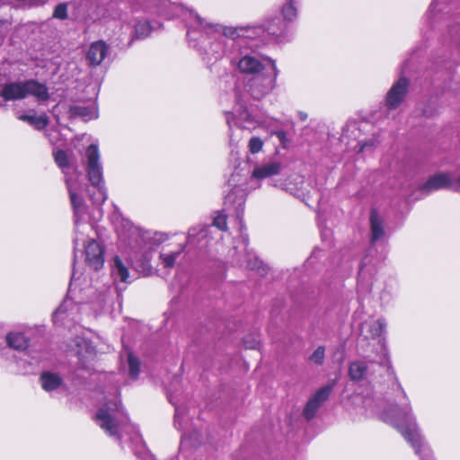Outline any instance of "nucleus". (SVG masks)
<instances>
[{
	"label": "nucleus",
	"instance_id": "nucleus-1",
	"mask_svg": "<svg viewBox=\"0 0 460 460\" xmlns=\"http://www.w3.org/2000/svg\"><path fill=\"white\" fill-rule=\"evenodd\" d=\"M134 12L143 11L150 14L162 15L170 20L181 19L187 27L190 45L209 59H219L233 54L235 48L243 49L248 40H263L265 29L259 26H224L208 22L192 9L170 0H127Z\"/></svg>",
	"mask_w": 460,
	"mask_h": 460
},
{
	"label": "nucleus",
	"instance_id": "nucleus-2",
	"mask_svg": "<svg viewBox=\"0 0 460 460\" xmlns=\"http://www.w3.org/2000/svg\"><path fill=\"white\" fill-rule=\"evenodd\" d=\"M395 383L402 400L400 401V405L394 404L384 411L382 413L383 420L401 432L420 460H436L430 446L417 426L411 402L405 391L397 379H395Z\"/></svg>",
	"mask_w": 460,
	"mask_h": 460
},
{
	"label": "nucleus",
	"instance_id": "nucleus-3",
	"mask_svg": "<svg viewBox=\"0 0 460 460\" xmlns=\"http://www.w3.org/2000/svg\"><path fill=\"white\" fill-rule=\"evenodd\" d=\"M96 424L107 434L121 442L123 434L134 431L135 439L141 437L136 428L129 423V419L118 396V390L112 398H106L105 402L98 409L95 414Z\"/></svg>",
	"mask_w": 460,
	"mask_h": 460
},
{
	"label": "nucleus",
	"instance_id": "nucleus-4",
	"mask_svg": "<svg viewBox=\"0 0 460 460\" xmlns=\"http://www.w3.org/2000/svg\"><path fill=\"white\" fill-rule=\"evenodd\" d=\"M127 230L119 232V238L128 243L131 252L132 259L143 270L150 269L152 252L155 246L165 240L164 234H153L150 231H144L127 222Z\"/></svg>",
	"mask_w": 460,
	"mask_h": 460
},
{
	"label": "nucleus",
	"instance_id": "nucleus-5",
	"mask_svg": "<svg viewBox=\"0 0 460 460\" xmlns=\"http://www.w3.org/2000/svg\"><path fill=\"white\" fill-rule=\"evenodd\" d=\"M86 206L84 205V217L80 218L78 221V226L76 224L75 216L74 215V223H75V238H74V263H73V272L71 277V282L68 288V293H72V287L75 285L76 281V270H75V262L77 259V248L80 243H82L84 247V256L85 262L93 270H99L103 266L104 263V248L103 246L94 239L85 240L84 233L87 230L91 229L92 226L86 223Z\"/></svg>",
	"mask_w": 460,
	"mask_h": 460
},
{
	"label": "nucleus",
	"instance_id": "nucleus-6",
	"mask_svg": "<svg viewBox=\"0 0 460 460\" xmlns=\"http://www.w3.org/2000/svg\"><path fill=\"white\" fill-rule=\"evenodd\" d=\"M54 160L65 175V182L69 193L71 205L75 216L76 224L84 217V201L81 193L84 189L83 183L79 181L82 174L78 172L77 166L70 163L67 154L64 150L54 152Z\"/></svg>",
	"mask_w": 460,
	"mask_h": 460
},
{
	"label": "nucleus",
	"instance_id": "nucleus-7",
	"mask_svg": "<svg viewBox=\"0 0 460 460\" xmlns=\"http://www.w3.org/2000/svg\"><path fill=\"white\" fill-rule=\"evenodd\" d=\"M371 226V246L367 250V254L362 259L358 277V292L360 295H367L371 292L373 286V251L374 244L385 238V227L378 213L372 209L370 213Z\"/></svg>",
	"mask_w": 460,
	"mask_h": 460
},
{
	"label": "nucleus",
	"instance_id": "nucleus-8",
	"mask_svg": "<svg viewBox=\"0 0 460 460\" xmlns=\"http://www.w3.org/2000/svg\"><path fill=\"white\" fill-rule=\"evenodd\" d=\"M86 172L92 190H89L90 197L93 204L100 206L105 202L108 198L105 188L102 165L101 164V155L98 146L91 144L85 151Z\"/></svg>",
	"mask_w": 460,
	"mask_h": 460
},
{
	"label": "nucleus",
	"instance_id": "nucleus-9",
	"mask_svg": "<svg viewBox=\"0 0 460 460\" xmlns=\"http://www.w3.org/2000/svg\"><path fill=\"white\" fill-rule=\"evenodd\" d=\"M231 63L234 66L236 71L243 76L245 81L248 78L270 70L272 63H276V61L253 50L239 49V56L231 58Z\"/></svg>",
	"mask_w": 460,
	"mask_h": 460
},
{
	"label": "nucleus",
	"instance_id": "nucleus-10",
	"mask_svg": "<svg viewBox=\"0 0 460 460\" xmlns=\"http://www.w3.org/2000/svg\"><path fill=\"white\" fill-rule=\"evenodd\" d=\"M29 95L36 97L40 102L49 98L47 86L35 80L5 84L1 90V96L4 101L22 100Z\"/></svg>",
	"mask_w": 460,
	"mask_h": 460
},
{
	"label": "nucleus",
	"instance_id": "nucleus-11",
	"mask_svg": "<svg viewBox=\"0 0 460 460\" xmlns=\"http://www.w3.org/2000/svg\"><path fill=\"white\" fill-rule=\"evenodd\" d=\"M279 75L277 64L272 63L270 70L246 79L244 88L254 100H261L276 88Z\"/></svg>",
	"mask_w": 460,
	"mask_h": 460
},
{
	"label": "nucleus",
	"instance_id": "nucleus-12",
	"mask_svg": "<svg viewBox=\"0 0 460 460\" xmlns=\"http://www.w3.org/2000/svg\"><path fill=\"white\" fill-rule=\"evenodd\" d=\"M226 120L230 130V141L233 142V132L232 128L234 126L243 129H252L258 126L267 127V121L261 120L253 116L246 108V106L238 102L234 108L233 111L226 112Z\"/></svg>",
	"mask_w": 460,
	"mask_h": 460
},
{
	"label": "nucleus",
	"instance_id": "nucleus-13",
	"mask_svg": "<svg viewBox=\"0 0 460 460\" xmlns=\"http://www.w3.org/2000/svg\"><path fill=\"white\" fill-rule=\"evenodd\" d=\"M385 370L387 374L394 377V371L392 363L387 357L384 356L383 363H376L374 361L357 360L350 363L349 367V375L354 381L372 378L376 372Z\"/></svg>",
	"mask_w": 460,
	"mask_h": 460
},
{
	"label": "nucleus",
	"instance_id": "nucleus-14",
	"mask_svg": "<svg viewBox=\"0 0 460 460\" xmlns=\"http://www.w3.org/2000/svg\"><path fill=\"white\" fill-rule=\"evenodd\" d=\"M304 177L300 175H292L287 180H270V185L279 188L294 197L306 202L308 199V191L305 186Z\"/></svg>",
	"mask_w": 460,
	"mask_h": 460
},
{
	"label": "nucleus",
	"instance_id": "nucleus-15",
	"mask_svg": "<svg viewBox=\"0 0 460 460\" xmlns=\"http://www.w3.org/2000/svg\"><path fill=\"white\" fill-rule=\"evenodd\" d=\"M443 188L460 191V174L438 173L430 177L423 184L421 190L426 192H430Z\"/></svg>",
	"mask_w": 460,
	"mask_h": 460
},
{
	"label": "nucleus",
	"instance_id": "nucleus-16",
	"mask_svg": "<svg viewBox=\"0 0 460 460\" xmlns=\"http://www.w3.org/2000/svg\"><path fill=\"white\" fill-rule=\"evenodd\" d=\"M410 81L401 76L389 89L385 97V107L392 111L397 109L404 101L409 91Z\"/></svg>",
	"mask_w": 460,
	"mask_h": 460
},
{
	"label": "nucleus",
	"instance_id": "nucleus-17",
	"mask_svg": "<svg viewBox=\"0 0 460 460\" xmlns=\"http://www.w3.org/2000/svg\"><path fill=\"white\" fill-rule=\"evenodd\" d=\"M74 343L79 367L84 369H90L96 356L95 347L89 340L79 336L75 337Z\"/></svg>",
	"mask_w": 460,
	"mask_h": 460
},
{
	"label": "nucleus",
	"instance_id": "nucleus-18",
	"mask_svg": "<svg viewBox=\"0 0 460 460\" xmlns=\"http://www.w3.org/2000/svg\"><path fill=\"white\" fill-rule=\"evenodd\" d=\"M246 193L244 190L236 186L233 188L225 197V208L228 211H232L234 216L241 219L245 204Z\"/></svg>",
	"mask_w": 460,
	"mask_h": 460
},
{
	"label": "nucleus",
	"instance_id": "nucleus-19",
	"mask_svg": "<svg viewBox=\"0 0 460 460\" xmlns=\"http://www.w3.org/2000/svg\"><path fill=\"white\" fill-rule=\"evenodd\" d=\"M40 383L47 393L66 391L67 387L61 376L51 371H44L40 376Z\"/></svg>",
	"mask_w": 460,
	"mask_h": 460
},
{
	"label": "nucleus",
	"instance_id": "nucleus-20",
	"mask_svg": "<svg viewBox=\"0 0 460 460\" xmlns=\"http://www.w3.org/2000/svg\"><path fill=\"white\" fill-rule=\"evenodd\" d=\"M110 46L103 40L93 42L86 53V60L91 66H97L107 58Z\"/></svg>",
	"mask_w": 460,
	"mask_h": 460
},
{
	"label": "nucleus",
	"instance_id": "nucleus-21",
	"mask_svg": "<svg viewBox=\"0 0 460 460\" xmlns=\"http://www.w3.org/2000/svg\"><path fill=\"white\" fill-rule=\"evenodd\" d=\"M77 305L71 299L66 298L53 313V322L56 324H65L66 320L75 321V311H77Z\"/></svg>",
	"mask_w": 460,
	"mask_h": 460
},
{
	"label": "nucleus",
	"instance_id": "nucleus-22",
	"mask_svg": "<svg viewBox=\"0 0 460 460\" xmlns=\"http://www.w3.org/2000/svg\"><path fill=\"white\" fill-rule=\"evenodd\" d=\"M282 164L278 161H270L254 168L252 180H262L279 174L282 170Z\"/></svg>",
	"mask_w": 460,
	"mask_h": 460
},
{
	"label": "nucleus",
	"instance_id": "nucleus-23",
	"mask_svg": "<svg viewBox=\"0 0 460 460\" xmlns=\"http://www.w3.org/2000/svg\"><path fill=\"white\" fill-rule=\"evenodd\" d=\"M111 274L116 284V289L120 292L122 288L118 286V283H127L129 278V272L128 267L119 256H115L112 261Z\"/></svg>",
	"mask_w": 460,
	"mask_h": 460
},
{
	"label": "nucleus",
	"instance_id": "nucleus-24",
	"mask_svg": "<svg viewBox=\"0 0 460 460\" xmlns=\"http://www.w3.org/2000/svg\"><path fill=\"white\" fill-rule=\"evenodd\" d=\"M69 114L74 118H81L88 121L98 117V111L94 104L92 105H72L69 108Z\"/></svg>",
	"mask_w": 460,
	"mask_h": 460
},
{
	"label": "nucleus",
	"instance_id": "nucleus-25",
	"mask_svg": "<svg viewBox=\"0 0 460 460\" xmlns=\"http://www.w3.org/2000/svg\"><path fill=\"white\" fill-rule=\"evenodd\" d=\"M243 243L245 250V266L246 268L256 270L261 275L266 274L268 271V268L266 265L263 264V262L258 259L255 255H253L252 252L247 251V245H248V238L247 236L243 235L242 234Z\"/></svg>",
	"mask_w": 460,
	"mask_h": 460
},
{
	"label": "nucleus",
	"instance_id": "nucleus-26",
	"mask_svg": "<svg viewBox=\"0 0 460 460\" xmlns=\"http://www.w3.org/2000/svg\"><path fill=\"white\" fill-rule=\"evenodd\" d=\"M262 27L265 29V33H268L276 39H279L286 33L288 22L279 17H274L262 25Z\"/></svg>",
	"mask_w": 460,
	"mask_h": 460
},
{
	"label": "nucleus",
	"instance_id": "nucleus-27",
	"mask_svg": "<svg viewBox=\"0 0 460 460\" xmlns=\"http://www.w3.org/2000/svg\"><path fill=\"white\" fill-rule=\"evenodd\" d=\"M386 328V323L384 319L366 321L361 325L362 333H367L370 337H380Z\"/></svg>",
	"mask_w": 460,
	"mask_h": 460
},
{
	"label": "nucleus",
	"instance_id": "nucleus-28",
	"mask_svg": "<svg viewBox=\"0 0 460 460\" xmlns=\"http://www.w3.org/2000/svg\"><path fill=\"white\" fill-rule=\"evenodd\" d=\"M19 119L27 122L29 125L32 126L35 129L38 130L43 129L49 124V118L45 113L36 115L34 111H32L31 114H22L19 116Z\"/></svg>",
	"mask_w": 460,
	"mask_h": 460
},
{
	"label": "nucleus",
	"instance_id": "nucleus-29",
	"mask_svg": "<svg viewBox=\"0 0 460 460\" xmlns=\"http://www.w3.org/2000/svg\"><path fill=\"white\" fill-rule=\"evenodd\" d=\"M300 3L301 0H286L281 7L282 20L286 22L295 21L297 17V8Z\"/></svg>",
	"mask_w": 460,
	"mask_h": 460
},
{
	"label": "nucleus",
	"instance_id": "nucleus-30",
	"mask_svg": "<svg viewBox=\"0 0 460 460\" xmlns=\"http://www.w3.org/2000/svg\"><path fill=\"white\" fill-rule=\"evenodd\" d=\"M354 402L362 404V408L369 414L378 412L379 401H376L374 396L358 394L354 397Z\"/></svg>",
	"mask_w": 460,
	"mask_h": 460
},
{
	"label": "nucleus",
	"instance_id": "nucleus-31",
	"mask_svg": "<svg viewBox=\"0 0 460 460\" xmlns=\"http://www.w3.org/2000/svg\"><path fill=\"white\" fill-rule=\"evenodd\" d=\"M210 228L211 226H209L191 227L188 232L187 242L189 243H199L203 239L208 237Z\"/></svg>",
	"mask_w": 460,
	"mask_h": 460
},
{
	"label": "nucleus",
	"instance_id": "nucleus-32",
	"mask_svg": "<svg viewBox=\"0 0 460 460\" xmlns=\"http://www.w3.org/2000/svg\"><path fill=\"white\" fill-rule=\"evenodd\" d=\"M334 387V383L328 384L319 388L310 398L320 408L329 398Z\"/></svg>",
	"mask_w": 460,
	"mask_h": 460
},
{
	"label": "nucleus",
	"instance_id": "nucleus-33",
	"mask_svg": "<svg viewBox=\"0 0 460 460\" xmlns=\"http://www.w3.org/2000/svg\"><path fill=\"white\" fill-rule=\"evenodd\" d=\"M334 387V383L328 384L319 388L310 398L320 408L329 398Z\"/></svg>",
	"mask_w": 460,
	"mask_h": 460
},
{
	"label": "nucleus",
	"instance_id": "nucleus-34",
	"mask_svg": "<svg viewBox=\"0 0 460 460\" xmlns=\"http://www.w3.org/2000/svg\"><path fill=\"white\" fill-rule=\"evenodd\" d=\"M154 30V27L149 23V22H137L135 24V35L137 39H146L148 37L152 31Z\"/></svg>",
	"mask_w": 460,
	"mask_h": 460
},
{
	"label": "nucleus",
	"instance_id": "nucleus-35",
	"mask_svg": "<svg viewBox=\"0 0 460 460\" xmlns=\"http://www.w3.org/2000/svg\"><path fill=\"white\" fill-rule=\"evenodd\" d=\"M128 364V374L132 379H137L140 372V361L131 352L127 353Z\"/></svg>",
	"mask_w": 460,
	"mask_h": 460
},
{
	"label": "nucleus",
	"instance_id": "nucleus-36",
	"mask_svg": "<svg viewBox=\"0 0 460 460\" xmlns=\"http://www.w3.org/2000/svg\"><path fill=\"white\" fill-rule=\"evenodd\" d=\"M183 249H184V246H181V249H179L176 252H172L169 253H161L160 259L162 261L163 266L167 269L172 268L175 264L176 259L182 252Z\"/></svg>",
	"mask_w": 460,
	"mask_h": 460
},
{
	"label": "nucleus",
	"instance_id": "nucleus-37",
	"mask_svg": "<svg viewBox=\"0 0 460 460\" xmlns=\"http://www.w3.org/2000/svg\"><path fill=\"white\" fill-rule=\"evenodd\" d=\"M325 358V348L323 346H319L315 349V350L309 356V362L316 365L322 366L324 363Z\"/></svg>",
	"mask_w": 460,
	"mask_h": 460
},
{
	"label": "nucleus",
	"instance_id": "nucleus-38",
	"mask_svg": "<svg viewBox=\"0 0 460 460\" xmlns=\"http://www.w3.org/2000/svg\"><path fill=\"white\" fill-rule=\"evenodd\" d=\"M68 4L67 3H59L54 8L52 18L58 20H66L68 18Z\"/></svg>",
	"mask_w": 460,
	"mask_h": 460
},
{
	"label": "nucleus",
	"instance_id": "nucleus-39",
	"mask_svg": "<svg viewBox=\"0 0 460 460\" xmlns=\"http://www.w3.org/2000/svg\"><path fill=\"white\" fill-rule=\"evenodd\" d=\"M319 409L320 408H318V406L314 403V401L309 398L304 408L303 415L307 420H311L316 416Z\"/></svg>",
	"mask_w": 460,
	"mask_h": 460
},
{
	"label": "nucleus",
	"instance_id": "nucleus-40",
	"mask_svg": "<svg viewBox=\"0 0 460 460\" xmlns=\"http://www.w3.org/2000/svg\"><path fill=\"white\" fill-rule=\"evenodd\" d=\"M358 131L359 129L358 128L356 123L347 125L342 130L341 140L343 141L351 137L357 138L358 137L357 132Z\"/></svg>",
	"mask_w": 460,
	"mask_h": 460
},
{
	"label": "nucleus",
	"instance_id": "nucleus-41",
	"mask_svg": "<svg viewBox=\"0 0 460 460\" xmlns=\"http://www.w3.org/2000/svg\"><path fill=\"white\" fill-rule=\"evenodd\" d=\"M263 141L259 137H252L249 140L248 148L252 154H257L262 149Z\"/></svg>",
	"mask_w": 460,
	"mask_h": 460
},
{
	"label": "nucleus",
	"instance_id": "nucleus-42",
	"mask_svg": "<svg viewBox=\"0 0 460 460\" xmlns=\"http://www.w3.org/2000/svg\"><path fill=\"white\" fill-rule=\"evenodd\" d=\"M213 226L221 231H226L227 229L226 216L223 214L217 215L214 217Z\"/></svg>",
	"mask_w": 460,
	"mask_h": 460
},
{
	"label": "nucleus",
	"instance_id": "nucleus-43",
	"mask_svg": "<svg viewBox=\"0 0 460 460\" xmlns=\"http://www.w3.org/2000/svg\"><path fill=\"white\" fill-rule=\"evenodd\" d=\"M183 419V412L181 407L175 406V414H174V424L175 427L179 429H181V420Z\"/></svg>",
	"mask_w": 460,
	"mask_h": 460
},
{
	"label": "nucleus",
	"instance_id": "nucleus-44",
	"mask_svg": "<svg viewBox=\"0 0 460 460\" xmlns=\"http://www.w3.org/2000/svg\"><path fill=\"white\" fill-rule=\"evenodd\" d=\"M358 144L360 146L359 150L360 151H364L365 149H367L369 146H375V140L374 139H369V140H367V141L359 140Z\"/></svg>",
	"mask_w": 460,
	"mask_h": 460
},
{
	"label": "nucleus",
	"instance_id": "nucleus-45",
	"mask_svg": "<svg viewBox=\"0 0 460 460\" xmlns=\"http://www.w3.org/2000/svg\"><path fill=\"white\" fill-rule=\"evenodd\" d=\"M271 133L277 136V137L279 139L281 144H285V142L287 140V134L284 130H275V131H272Z\"/></svg>",
	"mask_w": 460,
	"mask_h": 460
},
{
	"label": "nucleus",
	"instance_id": "nucleus-46",
	"mask_svg": "<svg viewBox=\"0 0 460 460\" xmlns=\"http://www.w3.org/2000/svg\"><path fill=\"white\" fill-rule=\"evenodd\" d=\"M438 2L437 0H433L429 7V10L427 12V16L429 18L430 15H433L434 12H435V9L437 8L438 6Z\"/></svg>",
	"mask_w": 460,
	"mask_h": 460
},
{
	"label": "nucleus",
	"instance_id": "nucleus-47",
	"mask_svg": "<svg viewBox=\"0 0 460 460\" xmlns=\"http://www.w3.org/2000/svg\"><path fill=\"white\" fill-rule=\"evenodd\" d=\"M244 344H245V347L248 349H254L256 347V345L258 344V342L254 341L252 343L248 344L247 341H244Z\"/></svg>",
	"mask_w": 460,
	"mask_h": 460
},
{
	"label": "nucleus",
	"instance_id": "nucleus-48",
	"mask_svg": "<svg viewBox=\"0 0 460 460\" xmlns=\"http://www.w3.org/2000/svg\"><path fill=\"white\" fill-rule=\"evenodd\" d=\"M298 116L301 120H305L307 119V114L304 111H299Z\"/></svg>",
	"mask_w": 460,
	"mask_h": 460
},
{
	"label": "nucleus",
	"instance_id": "nucleus-49",
	"mask_svg": "<svg viewBox=\"0 0 460 460\" xmlns=\"http://www.w3.org/2000/svg\"><path fill=\"white\" fill-rule=\"evenodd\" d=\"M144 460H155V458L153 457V456L148 455Z\"/></svg>",
	"mask_w": 460,
	"mask_h": 460
},
{
	"label": "nucleus",
	"instance_id": "nucleus-50",
	"mask_svg": "<svg viewBox=\"0 0 460 460\" xmlns=\"http://www.w3.org/2000/svg\"><path fill=\"white\" fill-rule=\"evenodd\" d=\"M272 122H274V123H275V122H277V120H276V119H270V124H269V125H271V123H272Z\"/></svg>",
	"mask_w": 460,
	"mask_h": 460
},
{
	"label": "nucleus",
	"instance_id": "nucleus-51",
	"mask_svg": "<svg viewBox=\"0 0 460 460\" xmlns=\"http://www.w3.org/2000/svg\"><path fill=\"white\" fill-rule=\"evenodd\" d=\"M169 401H170L172 404H174V402H172V398H171V397L169 398Z\"/></svg>",
	"mask_w": 460,
	"mask_h": 460
},
{
	"label": "nucleus",
	"instance_id": "nucleus-52",
	"mask_svg": "<svg viewBox=\"0 0 460 460\" xmlns=\"http://www.w3.org/2000/svg\"><path fill=\"white\" fill-rule=\"evenodd\" d=\"M0 25H2V22L0 21Z\"/></svg>",
	"mask_w": 460,
	"mask_h": 460
}]
</instances>
